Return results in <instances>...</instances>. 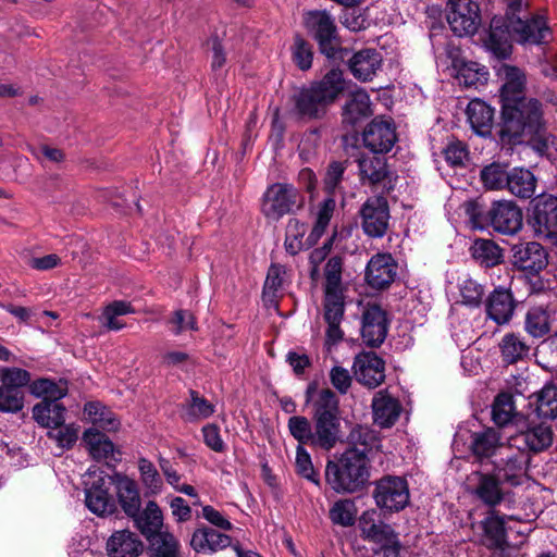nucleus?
<instances>
[{"instance_id": "obj_1", "label": "nucleus", "mask_w": 557, "mask_h": 557, "mask_svg": "<svg viewBox=\"0 0 557 557\" xmlns=\"http://www.w3.org/2000/svg\"><path fill=\"white\" fill-rule=\"evenodd\" d=\"M506 83L500 88V122L497 134L503 144L517 145L524 136L540 134L544 129L542 103L525 97V76L516 66L506 70Z\"/></svg>"}, {"instance_id": "obj_2", "label": "nucleus", "mask_w": 557, "mask_h": 557, "mask_svg": "<svg viewBox=\"0 0 557 557\" xmlns=\"http://www.w3.org/2000/svg\"><path fill=\"white\" fill-rule=\"evenodd\" d=\"M346 89L342 70L333 67L320 79L297 89L292 96V113L302 121L322 120Z\"/></svg>"}, {"instance_id": "obj_3", "label": "nucleus", "mask_w": 557, "mask_h": 557, "mask_svg": "<svg viewBox=\"0 0 557 557\" xmlns=\"http://www.w3.org/2000/svg\"><path fill=\"white\" fill-rule=\"evenodd\" d=\"M370 478V458L356 449H345L339 456L329 459L325 481L336 493L361 491Z\"/></svg>"}, {"instance_id": "obj_4", "label": "nucleus", "mask_w": 557, "mask_h": 557, "mask_svg": "<svg viewBox=\"0 0 557 557\" xmlns=\"http://www.w3.org/2000/svg\"><path fill=\"white\" fill-rule=\"evenodd\" d=\"M465 212L472 226L482 231L492 227L496 233L511 236L523 225L522 211L511 201H494L487 207L480 200H469Z\"/></svg>"}, {"instance_id": "obj_5", "label": "nucleus", "mask_w": 557, "mask_h": 557, "mask_svg": "<svg viewBox=\"0 0 557 557\" xmlns=\"http://www.w3.org/2000/svg\"><path fill=\"white\" fill-rule=\"evenodd\" d=\"M311 421L317 448L331 450L342 440L339 398L332 389L322 388L320 396L313 400Z\"/></svg>"}, {"instance_id": "obj_6", "label": "nucleus", "mask_w": 557, "mask_h": 557, "mask_svg": "<svg viewBox=\"0 0 557 557\" xmlns=\"http://www.w3.org/2000/svg\"><path fill=\"white\" fill-rule=\"evenodd\" d=\"M336 201L333 198H325L318 208L315 222L307 238V224L296 218H290L286 225L284 248L290 256H296L304 249L313 247L325 233L333 213Z\"/></svg>"}, {"instance_id": "obj_7", "label": "nucleus", "mask_w": 557, "mask_h": 557, "mask_svg": "<svg viewBox=\"0 0 557 557\" xmlns=\"http://www.w3.org/2000/svg\"><path fill=\"white\" fill-rule=\"evenodd\" d=\"M305 24L308 34L317 41L321 54L334 63L346 60L350 50L342 47L335 21L327 11L308 12Z\"/></svg>"}, {"instance_id": "obj_8", "label": "nucleus", "mask_w": 557, "mask_h": 557, "mask_svg": "<svg viewBox=\"0 0 557 557\" xmlns=\"http://www.w3.org/2000/svg\"><path fill=\"white\" fill-rule=\"evenodd\" d=\"M530 454L506 438V446L490 462L492 473L510 487L520 486L528 471Z\"/></svg>"}, {"instance_id": "obj_9", "label": "nucleus", "mask_w": 557, "mask_h": 557, "mask_svg": "<svg viewBox=\"0 0 557 557\" xmlns=\"http://www.w3.org/2000/svg\"><path fill=\"white\" fill-rule=\"evenodd\" d=\"M305 206V199L292 184L274 183L263 194L262 212L272 220H280L286 214H294Z\"/></svg>"}, {"instance_id": "obj_10", "label": "nucleus", "mask_w": 557, "mask_h": 557, "mask_svg": "<svg viewBox=\"0 0 557 557\" xmlns=\"http://www.w3.org/2000/svg\"><path fill=\"white\" fill-rule=\"evenodd\" d=\"M373 498L379 508L398 512L409 504V486L405 478L385 475L376 481Z\"/></svg>"}, {"instance_id": "obj_11", "label": "nucleus", "mask_w": 557, "mask_h": 557, "mask_svg": "<svg viewBox=\"0 0 557 557\" xmlns=\"http://www.w3.org/2000/svg\"><path fill=\"white\" fill-rule=\"evenodd\" d=\"M527 222L536 236L557 238V197L543 195L533 200Z\"/></svg>"}, {"instance_id": "obj_12", "label": "nucleus", "mask_w": 557, "mask_h": 557, "mask_svg": "<svg viewBox=\"0 0 557 557\" xmlns=\"http://www.w3.org/2000/svg\"><path fill=\"white\" fill-rule=\"evenodd\" d=\"M397 139L396 126L391 117L376 116L362 132L364 147L375 154L389 152Z\"/></svg>"}, {"instance_id": "obj_13", "label": "nucleus", "mask_w": 557, "mask_h": 557, "mask_svg": "<svg viewBox=\"0 0 557 557\" xmlns=\"http://www.w3.org/2000/svg\"><path fill=\"white\" fill-rule=\"evenodd\" d=\"M361 226L366 235L382 238L388 228L389 207L383 196L367 199L360 208Z\"/></svg>"}, {"instance_id": "obj_14", "label": "nucleus", "mask_w": 557, "mask_h": 557, "mask_svg": "<svg viewBox=\"0 0 557 557\" xmlns=\"http://www.w3.org/2000/svg\"><path fill=\"white\" fill-rule=\"evenodd\" d=\"M387 312L377 304H368L362 311L361 337L366 346L379 348L388 333Z\"/></svg>"}, {"instance_id": "obj_15", "label": "nucleus", "mask_w": 557, "mask_h": 557, "mask_svg": "<svg viewBox=\"0 0 557 557\" xmlns=\"http://www.w3.org/2000/svg\"><path fill=\"white\" fill-rule=\"evenodd\" d=\"M510 262L529 274H539L548 264V253L537 242H518L510 248Z\"/></svg>"}, {"instance_id": "obj_16", "label": "nucleus", "mask_w": 557, "mask_h": 557, "mask_svg": "<svg viewBox=\"0 0 557 557\" xmlns=\"http://www.w3.org/2000/svg\"><path fill=\"white\" fill-rule=\"evenodd\" d=\"M504 446H506V440L504 441L500 432L493 426L470 432L468 449L479 463L491 461Z\"/></svg>"}, {"instance_id": "obj_17", "label": "nucleus", "mask_w": 557, "mask_h": 557, "mask_svg": "<svg viewBox=\"0 0 557 557\" xmlns=\"http://www.w3.org/2000/svg\"><path fill=\"white\" fill-rule=\"evenodd\" d=\"M446 18L456 36L474 35L481 23L479 4L472 0H461L449 7Z\"/></svg>"}, {"instance_id": "obj_18", "label": "nucleus", "mask_w": 557, "mask_h": 557, "mask_svg": "<svg viewBox=\"0 0 557 557\" xmlns=\"http://www.w3.org/2000/svg\"><path fill=\"white\" fill-rule=\"evenodd\" d=\"M358 522L363 540L372 542L380 547L396 542L399 539L394 528L381 519V515L376 509L363 511Z\"/></svg>"}, {"instance_id": "obj_19", "label": "nucleus", "mask_w": 557, "mask_h": 557, "mask_svg": "<svg viewBox=\"0 0 557 557\" xmlns=\"http://www.w3.org/2000/svg\"><path fill=\"white\" fill-rule=\"evenodd\" d=\"M512 17L494 16L491 20L487 37L484 40L485 47L497 59L506 60L512 51L511 46V27Z\"/></svg>"}, {"instance_id": "obj_20", "label": "nucleus", "mask_w": 557, "mask_h": 557, "mask_svg": "<svg viewBox=\"0 0 557 557\" xmlns=\"http://www.w3.org/2000/svg\"><path fill=\"white\" fill-rule=\"evenodd\" d=\"M352 370L356 380L370 388L385 379V361L373 351H362L355 357Z\"/></svg>"}, {"instance_id": "obj_21", "label": "nucleus", "mask_w": 557, "mask_h": 557, "mask_svg": "<svg viewBox=\"0 0 557 557\" xmlns=\"http://www.w3.org/2000/svg\"><path fill=\"white\" fill-rule=\"evenodd\" d=\"M511 27L517 41L525 45H546L552 40V30L543 16L535 15L523 20L516 16L511 21Z\"/></svg>"}, {"instance_id": "obj_22", "label": "nucleus", "mask_w": 557, "mask_h": 557, "mask_svg": "<svg viewBox=\"0 0 557 557\" xmlns=\"http://www.w3.org/2000/svg\"><path fill=\"white\" fill-rule=\"evenodd\" d=\"M397 275V263L391 253H376L368 262L364 280L374 289H385Z\"/></svg>"}, {"instance_id": "obj_23", "label": "nucleus", "mask_w": 557, "mask_h": 557, "mask_svg": "<svg viewBox=\"0 0 557 557\" xmlns=\"http://www.w3.org/2000/svg\"><path fill=\"white\" fill-rule=\"evenodd\" d=\"M473 474L476 483L471 490V495L490 509H495L505 499L506 493L503 486L506 484L491 471H475Z\"/></svg>"}, {"instance_id": "obj_24", "label": "nucleus", "mask_w": 557, "mask_h": 557, "mask_svg": "<svg viewBox=\"0 0 557 557\" xmlns=\"http://www.w3.org/2000/svg\"><path fill=\"white\" fill-rule=\"evenodd\" d=\"M346 61L350 73L356 79L371 82L382 67L383 57L374 48H364L351 55L349 54L344 62Z\"/></svg>"}, {"instance_id": "obj_25", "label": "nucleus", "mask_w": 557, "mask_h": 557, "mask_svg": "<svg viewBox=\"0 0 557 557\" xmlns=\"http://www.w3.org/2000/svg\"><path fill=\"white\" fill-rule=\"evenodd\" d=\"M553 430L545 423L529 424L525 430L508 437L524 451L539 453L547 449L553 443Z\"/></svg>"}, {"instance_id": "obj_26", "label": "nucleus", "mask_w": 557, "mask_h": 557, "mask_svg": "<svg viewBox=\"0 0 557 557\" xmlns=\"http://www.w3.org/2000/svg\"><path fill=\"white\" fill-rule=\"evenodd\" d=\"M110 480L114 485L117 502L124 513L127 517L136 516L141 508V498L137 483L120 472L111 475Z\"/></svg>"}, {"instance_id": "obj_27", "label": "nucleus", "mask_w": 557, "mask_h": 557, "mask_svg": "<svg viewBox=\"0 0 557 557\" xmlns=\"http://www.w3.org/2000/svg\"><path fill=\"white\" fill-rule=\"evenodd\" d=\"M506 516L499 515L495 509H488L485 518L480 522L482 529V544L488 549H504L507 544Z\"/></svg>"}, {"instance_id": "obj_28", "label": "nucleus", "mask_w": 557, "mask_h": 557, "mask_svg": "<svg viewBox=\"0 0 557 557\" xmlns=\"http://www.w3.org/2000/svg\"><path fill=\"white\" fill-rule=\"evenodd\" d=\"M516 301L509 289L495 288L486 298V315L498 325L507 324L515 312Z\"/></svg>"}, {"instance_id": "obj_29", "label": "nucleus", "mask_w": 557, "mask_h": 557, "mask_svg": "<svg viewBox=\"0 0 557 557\" xmlns=\"http://www.w3.org/2000/svg\"><path fill=\"white\" fill-rule=\"evenodd\" d=\"M232 545V537L214 529L201 525L190 539V546L197 553L212 554Z\"/></svg>"}, {"instance_id": "obj_30", "label": "nucleus", "mask_w": 557, "mask_h": 557, "mask_svg": "<svg viewBox=\"0 0 557 557\" xmlns=\"http://www.w3.org/2000/svg\"><path fill=\"white\" fill-rule=\"evenodd\" d=\"M372 114L369 95L363 90L352 92L342 109V122L355 127Z\"/></svg>"}, {"instance_id": "obj_31", "label": "nucleus", "mask_w": 557, "mask_h": 557, "mask_svg": "<svg viewBox=\"0 0 557 557\" xmlns=\"http://www.w3.org/2000/svg\"><path fill=\"white\" fill-rule=\"evenodd\" d=\"M358 165L362 178H367L371 185L387 181L386 189L389 191L394 188L397 176L388 169L385 158H363L359 160Z\"/></svg>"}, {"instance_id": "obj_32", "label": "nucleus", "mask_w": 557, "mask_h": 557, "mask_svg": "<svg viewBox=\"0 0 557 557\" xmlns=\"http://www.w3.org/2000/svg\"><path fill=\"white\" fill-rule=\"evenodd\" d=\"M85 504L91 512L100 517L112 515L116 510L115 500L104 487L103 479L95 481L85 490Z\"/></svg>"}, {"instance_id": "obj_33", "label": "nucleus", "mask_w": 557, "mask_h": 557, "mask_svg": "<svg viewBox=\"0 0 557 557\" xmlns=\"http://www.w3.org/2000/svg\"><path fill=\"white\" fill-rule=\"evenodd\" d=\"M141 550V541L128 530L114 532L107 542L109 557H138Z\"/></svg>"}, {"instance_id": "obj_34", "label": "nucleus", "mask_w": 557, "mask_h": 557, "mask_svg": "<svg viewBox=\"0 0 557 557\" xmlns=\"http://www.w3.org/2000/svg\"><path fill=\"white\" fill-rule=\"evenodd\" d=\"M469 251L473 260L483 268H494L504 262V250L493 239L476 238Z\"/></svg>"}, {"instance_id": "obj_35", "label": "nucleus", "mask_w": 557, "mask_h": 557, "mask_svg": "<svg viewBox=\"0 0 557 557\" xmlns=\"http://www.w3.org/2000/svg\"><path fill=\"white\" fill-rule=\"evenodd\" d=\"M129 518L147 540L162 533L163 515L154 500H149L144 510L139 509L136 516H129Z\"/></svg>"}, {"instance_id": "obj_36", "label": "nucleus", "mask_w": 557, "mask_h": 557, "mask_svg": "<svg viewBox=\"0 0 557 557\" xmlns=\"http://www.w3.org/2000/svg\"><path fill=\"white\" fill-rule=\"evenodd\" d=\"M468 121L473 131L480 136L491 134L494 125V109L485 101L473 99L467 107Z\"/></svg>"}, {"instance_id": "obj_37", "label": "nucleus", "mask_w": 557, "mask_h": 557, "mask_svg": "<svg viewBox=\"0 0 557 557\" xmlns=\"http://www.w3.org/2000/svg\"><path fill=\"white\" fill-rule=\"evenodd\" d=\"M372 409L374 423L386 429L396 423L403 407L398 399L389 395H381L373 398Z\"/></svg>"}, {"instance_id": "obj_38", "label": "nucleus", "mask_w": 557, "mask_h": 557, "mask_svg": "<svg viewBox=\"0 0 557 557\" xmlns=\"http://www.w3.org/2000/svg\"><path fill=\"white\" fill-rule=\"evenodd\" d=\"M66 409L61 403L41 400L33 407L34 420L44 428L57 429L65 421Z\"/></svg>"}, {"instance_id": "obj_39", "label": "nucleus", "mask_w": 557, "mask_h": 557, "mask_svg": "<svg viewBox=\"0 0 557 557\" xmlns=\"http://www.w3.org/2000/svg\"><path fill=\"white\" fill-rule=\"evenodd\" d=\"M348 447L346 449H356L362 453L364 457L379 449L381 446V437L379 433L369 426L357 424L347 436Z\"/></svg>"}, {"instance_id": "obj_40", "label": "nucleus", "mask_w": 557, "mask_h": 557, "mask_svg": "<svg viewBox=\"0 0 557 557\" xmlns=\"http://www.w3.org/2000/svg\"><path fill=\"white\" fill-rule=\"evenodd\" d=\"M536 178L534 174L523 168L509 171L506 188L516 197L529 199L535 193Z\"/></svg>"}, {"instance_id": "obj_41", "label": "nucleus", "mask_w": 557, "mask_h": 557, "mask_svg": "<svg viewBox=\"0 0 557 557\" xmlns=\"http://www.w3.org/2000/svg\"><path fill=\"white\" fill-rule=\"evenodd\" d=\"M84 413L95 426L107 432H115L121 425L116 414L100 401L86 403Z\"/></svg>"}, {"instance_id": "obj_42", "label": "nucleus", "mask_w": 557, "mask_h": 557, "mask_svg": "<svg viewBox=\"0 0 557 557\" xmlns=\"http://www.w3.org/2000/svg\"><path fill=\"white\" fill-rule=\"evenodd\" d=\"M286 267L280 263H271L262 289V298L265 302L277 306V299L286 282Z\"/></svg>"}, {"instance_id": "obj_43", "label": "nucleus", "mask_w": 557, "mask_h": 557, "mask_svg": "<svg viewBox=\"0 0 557 557\" xmlns=\"http://www.w3.org/2000/svg\"><path fill=\"white\" fill-rule=\"evenodd\" d=\"M83 442L94 459H107L114 451L112 441L97 428H89L83 433Z\"/></svg>"}, {"instance_id": "obj_44", "label": "nucleus", "mask_w": 557, "mask_h": 557, "mask_svg": "<svg viewBox=\"0 0 557 557\" xmlns=\"http://www.w3.org/2000/svg\"><path fill=\"white\" fill-rule=\"evenodd\" d=\"M524 331L533 338H543L550 332V314L542 306L531 307L524 318Z\"/></svg>"}, {"instance_id": "obj_45", "label": "nucleus", "mask_w": 557, "mask_h": 557, "mask_svg": "<svg viewBox=\"0 0 557 557\" xmlns=\"http://www.w3.org/2000/svg\"><path fill=\"white\" fill-rule=\"evenodd\" d=\"M183 409V419L190 423L207 419L214 412V406L195 389H189V399Z\"/></svg>"}, {"instance_id": "obj_46", "label": "nucleus", "mask_w": 557, "mask_h": 557, "mask_svg": "<svg viewBox=\"0 0 557 557\" xmlns=\"http://www.w3.org/2000/svg\"><path fill=\"white\" fill-rule=\"evenodd\" d=\"M29 392L35 397H42V400L59 403L61 398L66 396L67 385L62 380L57 383L51 379L41 377L30 383Z\"/></svg>"}, {"instance_id": "obj_47", "label": "nucleus", "mask_w": 557, "mask_h": 557, "mask_svg": "<svg viewBox=\"0 0 557 557\" xmlns=\"http://www.w3.org/2000/svg\"><path fill=\"white\" fill-rule=\"evenodd\" d=\"M503 361L513 364L528 356L530 347L523 338L515 333L504 335L499 344Z\"/></svg>"}, {"instance_id": "obj_48", "label": "nucleus", "mask_w": 557, "mask_h": 557, "mask_svg": "<svg viewBox=\"0 0 557 557\" xmlns=\"http://www.w3.org/2000/svg\"><path fill=\"white\" fill-rule=\"evenodd\" d=\"M150 557H182L180 543L170 532H162L147 540Z\"/></svg>"}, {"instance_id": "obj_49", "label": "nucleus", "mask_w": 557, "mask_h": 557, "mask_svg": "<svg viewBox=\"0 0 557 557\" xmlns=\"http://www.w3.org/2000/svg\"><path fill=\"white\" fill-rule=\"evenodd\" d=\"M515 401L510 393H499L492 405V420L502 428L507 425L515 416Z\"/></svg>"}, {"instance_id": "obj_50", "label": "nucleus", "mask_w": 557, "mask_h": 557, "mask_svg": "<svg viewBox=\"0 0 557 557\" xmlns=\"http://www.w3.org/2000/svg\"><path fill=\"white\" fill-rule=\"evenodd\" d=\"M290 435L298 442V445L305 444L317 447L313 423L304 416H293L287 422Z\"/></svg>"}, {"instance_id": "obj_51", "label": "nucleus", "mask_w": 557, "mask_h": 557, "mask_svg": "<svg viewBox=\"0 0 557 557\" xmlns=\"http://www.w3.org/2000/svg\"><path fill=\"white\" fill-rule=\"evenodd\" d=\"M541 419L557 418V386L548 385L536 395L535 409Z\"/></svg>"}, {"instance_id": "obj_52", "label": "nucleus", "mask_w": 557, "mask_h": 557, "mask_svg": "<svg viewBox=\"0 0 557 557\" xmlns=\"http://www.w3.org/2000/svg\"><path fill=\"white\" fill-rule=\"evenodd\" d=\"M323 309L325 321H342L345 313L344 290H324Z\"/></svg>"}, {"instance_id": "obj_53", "label": "nucleus", "mask_w": 557, "mask_h": 557, "mask_svg": "<svg viewBox=\"0 0 557 557\" xmlns=\"http://www.w3.org/2000/svg\"><path fill=\"white\" fill-rule=\"evenodd\" d=\"M508 175L506 166L496 162L484 166L480 173L483 186L491 190L506 188Z\"/></svg>"}, {"instance_id": "obj_54", "label": "nucleus", "mask_w": 557, "mask_h": 557, "mask_svg": "<svg viewBox=\"0 0 557 557\" xmlns=\"http://www.w3.org/2000/svg\"><path fill=\"white\" fill-rule=\"evenodd\" d=\"M357 508L352 500L341 499L331 507L329 516L331 521L344 528L352 527L356 522Z\"/></svg>"}, {"instance_id": "obj_55", "label": "nucleus", "mask_w": 557, "mask_h": 557, "mask_svg": "<svg viewBox=\"0 0 557 557\" xmlns=\"http://www.w3.org/2000/svg\"><path fill=\"white\" fill-rule=\"evenodd\" d=\"M32 381L30 373L17 367H4L0 370L1 386L7 388L20 389L24 392L26 386L29 387Z\"/></svg>"}, {"instance_id": "obj_56", "label": "nucleus", "mask_w": 557, "mask_h": 557, "mask_svg": "<svg viewBox=\"0 0 557 557\" xmlns=\"http://www.w3.org/2000/svg\"><path fill=\"white\" fill-rule=\"evenodd\" d=\"M290 50L292 60L300 71L306 72L311 69L313 49L310 42L304 39L300 35H296Z\"/></svg>"}, {"instance_id": "obj_57", "label": "nucleus", "mask_w": 557, "mask_h": 557, "mask_svg": "<svg viewBox=\"0 0 557 557\" xmlns=\"http://www.w3.org/2000/svg\"><path fill=\"white\" fill-rule=\"evenodd\" d=\"M295 471L299 476L308 480L315 486H320V475L314 470L310 454L301 445H298L296 448Z\"/></svg>"}, {"instance_id": "obj_58", "label": "nucleus", "mask_w": 557, "mask_h": 557, "mask_svg": "<svg viewBox=\"0 0 557 557\" xmlns=\"http://www.w3.org/2000/svg\"><path fill=\"white\" fill-rule=\"evenodd\" d=\"M348 161H332L327 168L323 178L324 190L329 194L327 198L334 199V194L339 187L345 171L347 169Z\"/></svg>"}, {"instance_id": "obj_59", "label": "nucleus", "mask_w": 557, "mask_h": 557, "mask_svg": "<svg viewBox=\"0 0 557 557\" xmlns=\"http://www.w3.org/2000/svg\"><path fill=\"white\" fill-rule=\"evenodd\" d=\"M138 470L143 484L151 494H158L162 488V479L158 473L154 465L145 457L138 460Z\"/></svg>"}, {"instance_id": "obj_60", "label": "nucleus", "mask_w": 557, "mask_h": 557, "mask_svg": "<svg viewBox=\"0 0 557 557\" xmlns=\"http://www.w3.org/2000/svg\"><path fill=\"white\" fill-rule=\"evenodd\" d=\"M25 392L0 385V412L17 413L23 410Z\"/></svg>"}, {"instance_id": "obj_61", "label": "nucleus", "mask_w": 557, "mask_h": 557, "mask_svg": "<svg viewBox=\"0 0 557 557\" xmlns=\"http://www.w3.org/2000/svg\"><path fill=\"white\" fill-rule=\"evenodd\" d=\"M344 259L342 256L331 257L324 267V290L343 289L342 273Z\"/></svg>"}, {"instance_id": "obj_62", "label": "nucleus", "mask_w": 557, "mask_h": 557, "mask_svg": "<svg viewBox=\"0 0 557 557\" xmlns=\"http://www.w3.org/2000/svg\"><path fill=\"white\" fill-rule=\"evenodd\" d=\"M487 74L485 66L472 61L461 62L457 67V78L466 86H473L486 79Z\"/></svg>"}, {"instance_id": "obj_63", "label": "nucleus", "mask_w": 557, "mask_h": 557, "mask_svg": "<svg viewBox=\"0 0 557 557\" xmlns=\"http://www.w3.org/2000/svg\"><path fill=\"white\" fill-rule=\"evenodd\" d=\"M462 304L470 308H479L482 305L484 287L472 278H467L460 286Z\"/></svg>"}, {"instance_id": "obj_64", "label": "nucleus", "mask_w": 557, "mask_h": 557, "mask_svg": "<svg viewBox=\"0 0 557 557\" xmlns=\"http://www.w3.org/2000/svg\"><path fill=\"white\" fill-rule=\"evenodd\" d=\"M206 45L212 53L210 63L211 71L218 72L225 66L227 61L224 45L216 34H212Z\"/></svg>"}]
</instances>
